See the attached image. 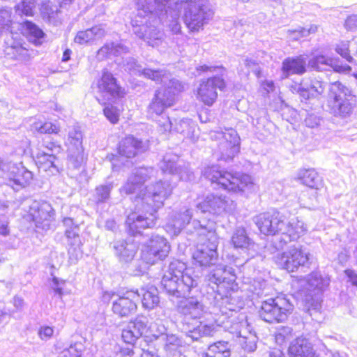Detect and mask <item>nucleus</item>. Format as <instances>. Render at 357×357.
<instances>
[{"label":"nucleus","instance_id":"obj_1","mask_svg":"<svg viewBox=\"0 0 357 357\" xmlns=\"http://www.w3.org/2000/svg\"><path fill=\"white\" fill-rule=\"evenodd\" d=\"M204 175L211 185L232 194L244 193L253 186L252 179L249 175L233 173L216 166L206 167Z\"/></svg>","mask_w":357,"mask_h":357},{"label":"nucleus","instance_id":"obj_2","mask_svg":"<svg viewBox=\"0 0 357 357\" xmlns=\"http://www.w3.org/2000/svg\"><path fill=\"white\" fill-rule=\"evenodd\" d=\"M294 308L293 303L286 295L278 294L262 301L258 314L267 323H282L292 314Z\"/></svg>","mask_w":357,"mask_h":357},{"label":"nucleus","instance_id":"obj_3","mask_svg":"<svg viewBox=\"0 0 357 357\" xmlns=\"http://www.w3.org/2000/svg\"><path fill=\"white\" fill-rule=\"evenodd\" d=\"M356 96L340 83H335L328 93V106L331 112L336 116L344 117L354 109Z\"/></svg>","mask_w":357,"mask_h":357},{"label":"nucleus","instance_id":"obj_4","mask_svg":"<svg viewBox=\"0 0 357 357\" xmlns=\"http://www.w3.org/2000/svg\"><path fill=\"white\" fill-rule=\"evenodd\" d=\"M227 85V82L222 75L202 79L195 90L196 99L204 106L212 107L218 100V91H225Z\"/></svg>","mask_w":357,"mask_h":357},{"label":"nucleus","instance_id":"obj_5","mask_svg":"<svg viewBox=\"0 0 357 357\" xmlns=\"http://www.w3.org/2000/svg\"><path fill=\"white\" fill-rule=\"evenodd\" d=\"M275 264L280 269L288 273L297 271L300 268L310 264V254L302 248H293L277 254L274 258Z\"/></svg>","mask_w":357,"mask_h":357},{"label":"nucleus","instance_id":"obj_6","mask_svg":"<svg viewBox=\"0 0 357 357\" xmlns=\"http://www.w3.org/2000/svg\"><path fill=\"white\" fill-rule=\"evenodd\" d=\"M96 87L103 98L102 100H115L123 98L126 95V89L107 70H102L101 76L97 79Z\"/></svg>","mask_w":357,"mask_h":357},{"label":"nucleus","instance_id":"obj_7","mask_svg":"<svg viewBox=\"0 0 357 357\" xmlns=\"http://www.w3.org/2000/svg\"><path fill=\"white\" fill-rule=\"evenodd\" d=\"M176 5L183 6V21L191 31H198L202 29L206 21V12L197 0H184L176 2Z\"/></svg>","mask_w":357,"mask_h":357},{"label":"nucleus","instance_id":"obj_8","mask_svg":"<svg viewBox=\"0 0 357 357\" xmlns=\"http://www.w3.org/2000/svg\"><path fill=\"white\" fill-rule=\"evenodd\" d=\"M140 294L137 290L130 289L113 301L112 310L119 317H128L134 315L137 310Z\"/></svg>","mask_w":357,"mask_h":357},{"label":"nucleus","instance_id":"obj_9","mask_svg":"<svg viewBox=\"0 0 357 357\" xmlns=\"http://www.w3.org/2000/svg\"><path fill=\"white\" fill-rule=\"evenodd\" d=\"M219 238L215 233L206 235L201 248L193 254V259L199 266L211 265L218 258V246Z\"/></svg>","mask_w":357,"mask_h":357},{"label":"nucleus","instance_id":"obj_10","mask_svg":"<svg viewBox=\"0 0 357 357\" xmlns=\"http://www.w3.org/2000/svg\"><path fill=\"white\" fill-rule=\"evenodd\" d=\"M255 224L260 233L275 236L284 226L282 215L277 211L263 212L255 217Z\"/></svg>","mask_w":357,"mask_h":357},{"label":"nucleus","instance_id":"obj_11","mask_svg":"<svg viewBox=\"0 0 357 357\" xmlns=\"http://www.w3.org/2000/svg\"><path fill=\"white\" fill-rule=\"evenodd\" d=\"M156 212L157 210L154 209L153 212L138 215L136 212L132 211L126 220L127 232L130 236H135L140 234L143 229L153 227L157 220Z\"/></svg>","mask_w":357,"mask_h":357},{"label":"nucleus","instance_id":"obj_12","mask_svg":"<svg viewBox=\"0 0 357 357\" xmlns=\"http://www.w3.org/2000/svg\"><path fill=\"white\" fill-rule=\"evenodd\" d=\"M218 134L221 135L219 142L221 158L226 161L233 160L240 152V137L237 132L229 128Z\"/></svg>","mask_w":357,"mask_h":357},{"label":"nucleus","instance_id":"obj_13","mask_svg":"<svg viewBox=\"0 0 357 357\" xmlns=\"http://www.w3.org/2000/svg\"><path fill=\"white\" fill-rule=\"evenodd\" d=\"M169 245L164 238L151 239L143 250L142 258L148 265L164 260L168 255Z\"/></svg>","mask_w":357,"mask_h":357},{"label":"nucleus","instance_id":"obj_14","mask_svg":"<svg viewBox=\"0 0 357 357\" xmlns=\"http://www.w3.org/2000/svg\"><path fill=\"white\" fill-rule=\"evenodd\" d=\"M146 328V324L142 321L134 319L129 322L128 326L122 331L121 339L123 342L133 347L137 340L143 335ZM120 352L123 356H132L134 354L132 348H121Z\"/></svg>","mask_w":357,"mask_h":357},{"label":"nucleus","instance_id":"obj_15","mask_svg":"<svg viewBox=\"0 0 357 357\" xmlns=\"http://www.w3.org/2000/svg\"><path fill=\"white\" fill-rule=\"evenodd\" d=\"M176 102L175 94L169 89H158L149 105V111L157 116L161 115L167 108Z\"/></svg>","mask_w":357,"mask_h":357},{"label":"nucleus","instance_id":"obj_16","mask_svg":"<svg viewBox=\"0 0 357 357\" xmlns=\"http://www.w3.org/2000/svg\"><path fill=\"white\" fill-rule=\"evenodd\" d=\"M143 147V142L141 139L132 135H128L119 142L116 151L120 156L130 159L141 153Z\"/></svg>","mask_w":357,"mask_h":357},{"label":"nucleus","instance_id":"obj_17","mask_svg":"<svg viewBox=\"0 0 357 357\" xmlns=\"http://www.w3.org/2000/svg\"><path fill=\"white\" fill-rule=\"evenodd\" d=\"M32 179V172L22 164L13 165L9 169L8 180L12 187L24 188Z\"/></svg>","mask_w":357,"mask_h":357},{"label":"nucleus","instance_id":"obj_18","mask_svg":"<svg viewBox=\"0 0 357 357\" xmlns=\"http://www.w3.org/2000/svg\"><path fill=\"white\" fill-rule=\"evenodd\" d=\"M281 70L288 77L291 75H303L307 71V63L303 55L287 57L283 60Z\"/></svg>","mask_w":357,"mask_h":357},{"label":"nucleus","instance_id":"obj_19","mask_svg":"<svg viewBox=\"0 0 357 357\" xmlns=\"http://www.w3.org/2000/svg\"><path fill=\"white\" fill-rule=\"evenodd\" d=\"M305 233L304 224L298 219L289 222L281 233L280 241L288 243L298 241Z\"/></svg>","mask_w":357,"mask_h":357},{"label":"nucleus","instance_id":"obj_20","mask_svg":"<svg viewBox=\"0 0 357 357\" xmlns=\"http://www.w3.org/2000/svg\"><path fill=\"white\" fill-rule=\"evenodd\" d=\"M310 65L312 68L318 69L320 66H330L333 71L339 73H349L351 70L350 66L342 64L338 59H330L326 55L319 54L315 56L311 61Z\"/></svg>","mask_w":357,"mask_h":357},{"label":"nucleus","instance_id":"obj_21","mask_svg":"<svg viewBox=\"0 0 357 357\" xmlns=\"http://www.w3.org/2000/svg\"><path fill=\"white\" fill-rule=\"evenodd\" d=\"M20 26L23 35L29 38L32 44L36 46L43 44L45 33L34 22L30 20H24L20 24Z\"/></svg>","mask_w":357,"mask_h":357},{"label":"nucleus","instance_id":"obj_22","mask_svg":"<svg viewBox=\"0 0 357 357\" xmlns=\"http://www.w3.org/2000/svg\"><path fill=\"white\" fill-rule=\"evenodd\" d=\"M232 350L229 341L218 340L209 344L201 357H231Z\"/></svg>","mask_w":357,"mask_h":357},{"label":"nucleus","instance_id":"obj_23","mask_svg":"<svg viewBox=\"0 0 357 357\" xmlns=\"http://www.w3.org/2000/svg\"><path fill=\"white\" fill-rule=\"evenodd\" d=\"M288 354L290 357H319L312 347L303 340L292 342L289 347Z\"/></svg>","mask_w":357,"mask_h":357},{"label":"nucleus","instance_id":"obj_24","mask_svg":"<svg viewBox=\"0 0 357 357\" xmlns=\"http://www.w3.org/2000/svg\"><path fill=\"white\" fill-rule=\"evenodd\" d=\"M53 212L54 210L50 204L43 203L37 208H31L30 215L33 222L42 224L51 220L54 213Z\"/></svg>","mask_w":357,"mask_h":357},{"label":"nucleus","instance_id":"obj_25","mask_svg":"<svg viewBox=\"0 0 357 357\" xmlns=\"http://www.w3.org/2000/svg\"><path fill=\"white\" fill-rule=\"evenodd\" d=\"M298 179L303 185L313 189H319L323 185L321 178L314 169L302 170Z\"/></svg>","mask_w":357,"mask_h":357},{"label":"nucleus","instance_id":"obj_26","mask_svg":"<svg viewBox=\"0 0 357 357\" xmlns=\"http://www.w3.org/2000/svg\"><path fill=\"white\" fill-rule=\"evenodd\" d=\"M230 242L235 249L241 250L249 249L253 245L244 227H239L234 231Z\"/></svg>","mask_w":357,"mask_h":357},{"label":"nucleus","instance_id":"obj_27","mask_svg":"<svg viewBox=\"0 0 357 357\" xmlns=\"http://www.w3.org/2000/svg\"><path fill=\"white\" fill-rule=\"evenodd\" d=\"M216 328L213 324H208L204 322H199V324L189 331L190 336L194 340L202 337H212L216 333Z\"/></svg>","mask_w":357,"mask_h":357},{"label":"nucleus","instance_id":"obj_28","mask_svg":"<svg viewBox=\"0 0 357 357\" xmlns=\"http://www.w3.org/2000/svg\"><path fill=\"white\" fill-rule=\"evenodd\" d=\"M34 132L47 135H58L60 126L58 123L51 121H42L39 119L35 121L31 126Z\"/></svg>","mask_w":357,"mask_h":357},{"label":"nucleus","instance_id":"obj_29","mask_svg":"<svg viewBox=\"0 0 357 357\" xmlns=\"http://www.w3.org/2000/svg\"><path fill=\"white\" fill-rule=\"evenodd\" d=\"M34 162L38 169L44 172L56 168L54 164L56 156L54 153H47L45 152H39L34 157Z\"/></svg>","mask_w":357,"mask_h":357},{"label":"nucleus","instance_id":"obj_30","mask_svg":"<svg viewBox=\"0 0 357 357\" xmlns=\"http://www.w3.org/2000/svg\"><path fill=\"white\" fill-rule=\"evenodd\" d=\"M142 290V304L144 308L152 310L157 307L160 301L156 289L149 287L144 288Z\"/></svg>","mask_w":357,"mask_h":357},{"label":"nucleus","instance_id":"obj_31","mask_svg":"<svg viewBox=\"0 0 357 357\" xmlns=\"http://www.w3.org/2000/svg\"><path fill=\"white\" fill-rule=\"evenodd\" d=\"M98 30L100 29L93 26L79 31L74 37V42L79 45H86L96 38Z\"/></svg>","mask_w":357,"mask_h":357},{"label":"nucleus","instance_id":"obj_32","mask_svg":"<svg viewBox=\"0 0 357 357\" xmlns=\"http://www.w3.org/2000/svg\"><path fill=\"white\" fill-rule=\"evenodd\" d=\"M102 112L112 124L115 125L119 123L120 120V111L116 107L112 105H107L103 108Z\"/></svg>","mask_w":357,"mask_h":357},{"label":"nucleus","instance_id":"obj_33","mask_svg":"<svg viewBox=\"0 0 357 357\" xmlns=\"http://www.w3.org/2000/svg\"><path fill=\"white\" fill-rule=\"evenodd\" d=\"M335 52L340 55L347 61L351 63L354 60L350 50H349V42L342 41L337 44L335 47Z\"/></svg>","mask_w":357,"mask_h":357},{"label":"nucleus","instance_id":"obj_34","mask_svg":"<svg viewBox=\"0 0 357 357\" xmlns=\"http://www.w3.org/2000/svg\"><path fill=\"white\" fill-rule=\"evenodd\" d=\"M145 179L137 181H128L123 186L121 192L125 195L133 194L136 191V188L138 184L142 185L144 183Z\"/></svg>","mask_w":357,"mask_h":357},{"label":"nucleus","instance_id":"obj_35","mask_svg":"<svg viewBox=\"0 0 357 357\" xmlns=\"http://www.w3.org/2000/svg\"><path fill=\"white\" fill-rule=\"evenodd\" d=\"M110 190L107 186L101 185L96 188V197L98 202H104L109 197Z\"/></svg>","mask_w":357,"mask_h":357},{"label":"nucleus","instance_id":"obj_36","mask_svg":"<svg viewBox=\"0 0 357 357\" xmlns=\"http://www.w3.org/2000/svg\"><path fill=\"white\" fill-rule=\"evenodd\" d=\"M142 73L147 79L157 81L162 78L161 71L151 68H145L143 70Z\"/></svg>","mask_w":357,"mask_h":357},{"label":"nucleus","instance_id":"obj_37","mask_svg":"<svg viewBox=\"0 0 357 357\" xmlns=\"http://www.w3.org/2000/svg\"><path fill=\"white\" fill-rule=\"evenodd\" d=\"M63 357H84L82 351L74 345H70L63 351Z\"/></svg>","mask_w":357,"mask_h":357},{"label":"nucleus","instance_id":"obj_38","mask_svg":"<svg viewBox=\"0 0 357 357\" xmlns=\"http://www.w3.org/2000/svg\"><path fill=\"white\" fill-rule=\"evenodd\" d=\"M54 329L48 326H41L38 330V335L42 340H47L52 337Z\"/></svg>","mask_w":357,"mask_h":357},{"label":"nucleus","instance_id":"obj_39","mask_svg":"<svg viewBox=\"0 0 357 357\" xmlns=\"http://www.w3.org/2000/svg\"><path fill=\"white\" fill-rule=\"evenodd\" d=\"M310 94L311 96V98L314 97L317 95H320L324 91V87L321 86V83L318 81L311 84L308 87Z\"/></svg>","mask_w":357,"mask_h":357},{"label":"nucleus","instance_id":"obj_40","mask_svg":"<svg viewBox=\"0 0 357 357\" xmlns=\"http://www.w3.org/2000/svg\"><path fill=\"white\" fill-rule=\"evenodd\" d=\"M221 68L222 66H207L206 64L204 65H199L196 67V71L198 73L199 75H202L205 73H212L215 71L217 68Z\"/></svg>","mask_w":357,"mask_h":357},{"label":"nucleus","instance_id":"obj_41","mask_svg":"<svg viewBox=\"0 0 357 357\" xmlns=\"http://www.w3.org/2000/svg\"><path fill=\"white\" fill-rule=\"evenodd\" d=\"M44 146L48 151L54 153V151L60 152L62 150L61 145L56 140H52L44 144Z\"/></svg>","mask_w":357,"mask_h":357},{"label":"nucleus","instance_id":"obj_42","mask_svg":"<svg viewBox=\"0 0 357 357\" xmlns=\"http://www.w3.org/2000/svg\"><path fill=\"white\" fill-rule=\"evenodd\" d=\"M344 273L351 284L357 287V273L352 269L344 270Z\"/></svg>","mask_w":357,"mask_h":357},{"label":"nucleus","instance_id":"obj_43","mask_svg":"<svg viewBox=\"0 0 357 357\" xmlns=\"http://www.w3.org/2000/svg\"><path fill=\"white\" fill-rule=\"evenodd\" d=\"M70 144L74 145H81L82 144V135L79 132H74L69 136Z\"/></svg>","mask_w":357,"mask_h":357},{"label":"nucleus","instance_id":"obj_44","mask_svg":"<svg viewBox=\"0 0 357 357\" xmlns=\"http://www.w3.org/2000/svg\"><path fill=\"white\" fill-rule=\"evenodd\" d=\"M261 86L266 93L273 92L275 89L274 82L271 80H265L261 83Z\"/></svg>","mask_w":357,"mask_h":357},{"label":"nucleus","instance_id":"obj_45","mask_svg":"<svg viewBox=\"0 0 357 357\" xmlns=\"http://www.w3.org/2000/svg\"><path fill=\"white\" fill-rule=\"evenodd\" d=\"M296 92L305 100H308L311 98V96L310 94L309 89L307 87H299L296 89Z\"/></svg>","mask_w":357,"mask_h":357},{"label":"nucleus","instance_id":"obj_46","mask_svg":"<svg viewBox=\"0 0 357 357\" xmlns=\"http://www.w3.org/2000/svg\"><path fill=\"white\" fill-rule=\"evenodd\" d=\"M65 235L68 239L71 240L79 237V234L73 229H68L65 231Z\"/></svg>","mask_w":357,"mask_h":357},{"label":"nucleus","instance_id":"obj_47","mask_svg":"<svg viewBox=\"0 0 357 357\" xmlns=\"http://www.w3.org/2000/svg\"><path fill=\"white\" fill-rule=\"evenodd\" d=\"M71 50L70 49H66L62 56V61H68L70 59Z\"/></svg>","mask_w":357,"mask_h":357},{"label":"nucleus","instance_id":"obj_48","mask_svg":"<svg viewBox=\"0 0 357 357\" xmlns=\"http://www.w3.org/2000/svg\"><path fill=\"white\" fill-rule=\"evenodd\" d=\"M9 234V229L7 225H2L0 226V234L2 236H6Z\"/></svg>","mask_w":357,"mask_h":357},{"label":"nucleus","instance_id":"obj_49","mask_svg":"<svg viewBox=\"0 0 357 357\" xmlns=\"http://www.w3.org/2000/svg\"><path fill=\"white\" fill-rule=\"evenodd\" d=\"M140 357H158V356L153 353H151V352L147 351V350L143 349L142 354Z\"/></svg>","mask_w":357,"mask_h":357},{"label":"nucleus","instance_id":"obj_50","mask_svg":"<svg viewBox=\"0 0 357 357\" xmlns=\"http://www.w3.org/2000/svg\"><path fill=\"white\" fill-rule=\"evenodd\" d=\"M24 13L26 16H33V12L31 8H29L27 10H25L24 11Z\"/></svg>","mask_w":357,"mask_h":357},{"label":"nucleus","instance_id":"obj_51","mask_svg":"<svg viewBox=\"0 0 357 357\" xmlns=\"http://www.w3.org/2000/svg\"><path fill=\"white\" fill-rule=\"evenodd\" d=\"M4 171V162L0 160V174Z\"/></svg>","mask_w":357,"mask_h":357},{"label":"nucleus","instance_id":"obj_52","mask_svg":"<svg viewBox=\"0 0 357 357\" xmlns=\"http://www.w3.org/2000/svg\"><path fill=\"white\" fill-rule=\"evenodd\" d=\"M54 291H55V292H56V294H59V295H61V294H62L61 290L60 289H59V288L55 289V290H54Z\"/></svg>","mask_w":357,"mask_h":357},{"label":"nucleus","instance_id":"obj_53","mask_svg":"<svg viewBox=\"0 0 357 357\" xmlns=\"http://www.w3.org/2000/svg\"><path fill=\"white\" fill-rule=\"evenodd\" d=\"M169 123V126H168V128H167V130H170L171 124H172V123H171V122H170L169 121V123ZM164 130H167V128H164Z\"/></svg>","mask_w":357,"mask_h":357},{"label":"nucleus","instance_id":"obj_54","mask_svg":"<svg viewBox=\"0 0 357 357\" xmlns=\"http://www.w3.org/2000/svg\"><path fill=\"white\" fill-rule=\"evenodd\" d=\"M82 245V242L80 240H79V242H78V245L79 246H81Z\"/></svg>","mask_w":357,"mask_h":357},{"label":"nucleus","instance_id":"obj_55","mask_svg":"<svg viewBox=\"0 0 357 357\" xmlns=\"http://www.w3.org/2000/svg\"><path fill=\"white\" fill-rule=\"evenodd\" d=\"M103 49V47H100L98 51V53H99Z\"/></svg>","mask_w":357,"mask_h":357},{"label":"nucleus","instance_id":"obj_56","mask_svg":"<svg viewBox=\"0 0 357 357\" xmlns=\"http://www.w3.org/2000/svg\"><path fill=\"white\" fill-rule=\"evenodd\" d=\"M169 291H172V292H174L175 290L174 289H168Z\"/></svg>","mask_w":357,"mask_h":357},{"label":"nucleus","instance_id":"obj_57","mask_svg":"<svg viewBox=\"0 0 357 357\" xmlns=\"http://www.w3.org/2000/svg\"><path fill=\"white\" fill-rule=\"evenodd\" d=\"M259 74H260V72L259 71L258 73H257V76H259Z\"/></svg>","mask_w":357,"mask_h":357}]
</instances>
